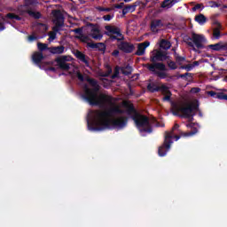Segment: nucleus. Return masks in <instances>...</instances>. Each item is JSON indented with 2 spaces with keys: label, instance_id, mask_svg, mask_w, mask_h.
<instances>
[{
  "label": "nucleus",
  "instance_id": "nucleus-1",
  "mask_svg": "<svg viewBox=\"0 0 227 227\" xmlns=\"http://www.w3.org/2000/svg\"><path fill=\"white\" fill-rule=\"evenodd\" d=\"M87 82L92 86V89H90L87 85L84 86L82 98L90 104V106H98L99 107H107L106 110L100 111L96 110L92 113L90 121L87 120L89 130L100 131V130H111L113 129H125L129 123V117L127 116H116V114H123L125 111L116 105V99L106 93H101L100 85H98V81L96 79L90 78V76L86 77ZM114 118V119H109Z\"/></svg>",
  "mask_w": 227,
  "mask_h": 227
},
{
  "label": "nucleus",
  "instance_id": "nucleus-2",
  "mask_svg": "<svg viewBox=\"0 0 227 227\" xmlns=\"http://www.w3.org/2000/svg\"><path fill=\"white\" fill-rule=\"evenodd\" d=\"M123 107L126 109V113L129 116H131V119L137 125L139 132H146L147 134H152L153 132V129L152 128V124H150V118L148 116L139 114L134 104L130 103V101H124L122 103Z\"/></svg>",
  "mask_w": 227,
  "mask_h": 227
},
{
  "label": "nucleus",
  "instance_id": "nucleus-3",
  "mask_svg": "<svg viewBox=\"0 0 227 227\" xmlns=\"http://www.w3.org/2000/svg\"><path fill=\"white\" fill-rule=\"evenodd\" d=\"M171 112L174 116H179V118H191L196 116L194 111H200V105L193 103H171Z\"/></svg>",
  "mask_w": 227,
  "mask_h": 227
},
{
  "label": "nucleus",
  "instance_id": "nucleus-4",
  "mask_svg": "<svg viewBox=\"0 0 227 227\" xmlns=\"http://www.w3.org/2000/svg\"><path fill=\"white\" fill-rule=\"evenodd\" d=\"M53 15V24L55 26L52 27V31L50 34V39L51 40H56V35L61 31V27L65 26V16H63V13H61V11L59 10H53L52 11Z\"/></svg>",
  "mask_w": 227,
  "mask_h": 227
},
{
  "label": "nucleus",
  "instance_id": "nucleus-5",
  "mask_svg": "<svg viewBox=\"0 0 227 227\" xmlns=\"http://www.w3.org/2000/svg\"><path fill=\"white\" fill-rule=\"evenodd\" d=\"M145 67L149 72H153L160 79H166L168 77V73H166L168 68H166L164 63L145 64Z\"/></svg>",
  "mask_w": 227,
  "mask_h": 227
},
{
  "label": "nucleus",
  "instance_id": "nucleus-6",
  "mask_svg": "<svg viewBox=\"0 0 227 227\" xmlns=\"http://www.w3.org/2000/svg\"><path fill=\"white\" fill-rule=\"evenodd\" d=\"M171 145H173V133L168 131L165 132L164 142L161 146L158 148V154L160 157H166L168 152L171 150Z\"/></svg>",
  "mask_w": 227,
  "mask_h": 227
},
{
  "label": "nucleus",
  "instance_id": "nucleus-7",
  "mask_svg": "<svg viewBox=\"0 0 227 227\" xmlns=\"http://www.w3.org/2000/svg\"><path fill=\"white\" fill-rule=\"evenodd\" d=\"M191 40L192 42H188L187 45L189 47H192L194 52H198V50L194 48V44L195 47H197L198 49H205V45L203 44L207 42V38H205V35L192 33Z\"/></svg>",
  "mask_w": 227,
  "mask_h": 227
},
{
  "label": "nucleus",
  "instance_id": "nucleus-8",
  "mask_svg": "<svg viewBox=\"0 0 227 227\" xmlns=\"http://www.w3.org/2000/svg\"><path fill=\"white\" fill-rule=\"evenodd\" d=\"M169 59V56H168V52L162 50L155 49L150 53V61L152 65H155V63H162L163 61H167Z\"/></svg>",
  "mask_w": 227,
  "mask_h": 227
},
{
  "label": "nucleus",
  "instance_id": "nucleus-9",
  "mask_svg": "<svg viewBox=\"0 0 227 227\" xmlns=\"http://www.w3.org/2000/svg\"><path fill=\"white\" fill-rule=\"evenodd\" d=\"M106 36H109L111 40H117V42H120L123 40V34H121V29L118 27L111 26V25H106L105 27Z\"/></svg>",
  "mask_w": 227,
  "mask_h": 227
},
{
  "label": "nucleus",
  "instance_id": "nucleus-10",
  "mask_svg": "<svg viewBox=\"0 0 227 227\" xmlns=\"http://www.w3.org/2000/svg\"><path fill=\"white\" fill-rule=\"evenodd\" d=\"M67 61H70V56L61 55L55 59V63L60 70H70V64L67 63Z\"/></svg>",
  "mask_w": 227,
  "mask_h": 227
},
{
  "label": "nucleus",
  "instance_id": "nucleus-11",
  "mask_svg": "<svg viewBox=\"0 0 227 227\" xmlns=\"http://www.w3.org/2000/svg\"><path fill=\"white\" fill-rule=\"evenodd\" d=\"M207 49L213 52H227V43L219 42L215 44L207 45Z\"/></svg>",
  "mask_w": 227,
  "mask_h": 227
},
{
  "label": "nucleus",
  "instance_id": "nucleus-12",
  "mask_svg": "<svg viewBox=\"0 0 227 227\" xmlns=\"http://www.w3.org/2000/svg\"><path fill=\"white\" fill-rule=\"evenodd\" d=\"M90 36L93 38L94 40H102V37L104 36L102 34H100V28H98V26L90 23Z\"/></svg>",
  "mask_w": 227,
  "mask_h": 227
},
{
  "label": "nucleus",
  "instance_id": "nucleus-13",
  "mask_svg": "<svg viewBox=\"0 0 227 227\" xmlns=\"http://www.w3.org/2000/svg\"><path fill=\"white\" fill-rule=\"evenodd\" d=\"M118 49L122 52H125V54H130L134 51L135 47L134 44L129 42H121L120 44H118Z\"/></svg>",
  "mask_w": 227,
  "mask_h": 227
},
{
  "label": "nucleus",
  "instance_id": "nucleus-14",
  "mask_svg": "<svg viewBox=\"0 0 227 227\" xmlns=\"http://www.w3.org/2000/svg\"><path fill=\"white\" fill-rule=\"evenodd\" d=\"M147 47H150V42L148 41L139 43L137 50L135 52L136 56H145V52L146 51Z\"/></svg>",
  "mask_w": 227,
  "mask_h": 227
},
{
  "label": "nucleus",
  "instance_id": "nucleus-15",
  "mask_svg": "<svg viewBox=\"0 0 227 227\" xmlns=\"http://www.w3.org/2000/svg\"><path fill=\"white\" fill-rule=\"evenodd\" d=\"M87 47H90V49H98L99 52H106V43H88Z\"/></svg>",
  "mask_w": 227,
  "mask_h": 227
},
{
  "label": "nucleus",
  "instance_id": "nucleus-16",
  "mask_svg": "<svg viewBox=\"0 0 227 227\" xmlns=\"http://www.w3.org/2000/svg\"><path fill=\"white\" fill-rule=\"evenodd\" d=\"M163 26L162 20H153L151 21V31L153 33H159V27H162Z\"/></svg>",
  "mask_w": 227,
  "mask_h": 227
},
{
  "label": "nucleus",
  "instance_id": "nucleus-17",
  "mask_svg": "<svg viewBox=\"0 0 227 227\" xmlns=\"http://www.w3.org/2000/svg\"><path fill=\"white\" fill-rule=\"evenodd\" d=\"M75 58L77 59H79L80 61H82V63H84V65L86 67H90V61H88L86 59V55L84 53H82V51H79V50H76L74 52Z\"/></svg>",
  "mask_w": 227,
  "mask_h": 227
},
{
  "label": "nucleus",
  "instance_id": "nucleus-18",
  "mask_svg": "<svg viewBox=\"0 0 227 227\" xmlns=\"http://www.w3.org/2000/svg\"><path fill=\"white\" fill-rule=\"evenodd\" d=\"M207 95H209V97H212L213 98H218V100H227V94H224V92H216L214 90H210L207 92Z\"/></svg>",
  "mask_w": 227,
  "mask_h": 227
},
{
  "label": "nucleus",
  "instance_id": "nucleus-19",
  "mask_svg": "<svg viewBox=\"0 0 227 227\" xmlns=\"http://www.w3.org/2000/svg\"><path fill=\"white\" fill-rule=\"evenodd\" d=\"M194 125L195 124L193 122H190V123L186 124V127L188 129H192V130L188 133L181 132V136L187 137L189 136H194L195 134H198V128L194 127Z\"/></svg>",
  "mask_w": 227,
  "mask_h": 227
},
{
  "label": "nucleus",
  "instance_id": "nucleus-20",
  "mask_svg": "<svg viewBox=\"0 0 227 227\" xmlns=\"http://www.w3.org/2000/svg\"><path fill=\"white\" fill-rule=\"evenodd\" d=\"M43 59H44V57L42 51H35L32 55V60L34 61V63H35V65H40Z\"/></svg>",
  "mask_w": 227,
  "mask_h": 227
},
{
  "label": "nucleus",
  "instance_id": "nucleus-21",
  "mask_svg": "<svg viewBox=\"0 0 227 227\" xmlns=\"http://www.w3.org/2000/svg\"><path fill=\"white\" fill-rule=\"evenodd\" d=\"M49 51L51 54H63V52H65V46L60 45V46L50 47Z\"/></svg>",
  "mask_w": 227,
  "mask_h": 227
},
{
  "label": "nucleus",
  "instance_id": "nucleus-22",
  "mask_svg": "<svg viewBox=\"0 0 227 227\" xmlns=\"http://www.w3.org/2000/svg\"><path fill=\"white\" fill-rule=\"evenodd\" d=\"M215 24L218 27L213 29V37L215 40H219L221 38V23L215 21Z\"/></svg>",
  "mask_w": 227,
  "mask_h": 227
},
{
  "label": "nucleus",
  "instance_id": "nucleus-23",
  "mask_svg": "<svg viewBox=\"0 0 227 227\" xmlns=\"http://www.w3.org/2000/svg\"><path fill=\"white\" fill-rule=\"evenodd\" d=\"M136 4H129L126 5L123 9H122V15L123 17H125V15H127V13H133V12H136Z\"/></svg>",
  "mask_w": 227,
  "mask_h": 227
},
{
  "label": "nucleus",
  "instance_id": "nucleus-24",
  "mask_svg": "<svg viewBox=\"0 0 227 227\" xmlns=\"http://www.w3.org/2000/svg\"><path fill=\"white\" fill-rule=\"evenodd\" d=\"M195 22H198L200 26H203L207 23V17H205L202 13L196 15L194 18Z\"/></svg>",
  "mask_w": 227,
  "mask_h": 227
},
{
  "label": "nucleus",
  "instance_id": "nucleus-25",
  "mask_svg": "<svg viewBox=\"0 0 227 227\" xmlns=\"http://www.w3.org/2000/svg\"><path fill=\"white\" fill-rule=\"evenodd\" d=\"M147 90L150 91V93H155L159 91V85L155 82H150L147 85Z\"/></svg>",
  "mask_w": 227,
  "mask_h": 227
},
{
  "label": "nucleus",
  "instance_id": "nucleus-26",
  "mask_svg": "<svg viewBox=\"0 0 227 227\" xmlns=\"http://www.w3.org/2000/svg\"><path fill=\"white\" fill-rule=\"evenodd\" d=\"M160 49H164L168 51V49H171V43L168 40L162 39L160 43Z\"/></svg>",
  "mask_w": 227,
  "mask_h": 227
},
{
  "label": "nucleus",
  "instance_id": "nucleus-27",
  "mask_svg": "<svg viewBox=\"0 0 227 227\" xmlns=\"http://www.w3.org/2000/svg\"><path fill=\"white\" fill-rule=\"evenodd\" d=\"M176 2L175 0H164L161 3V8H171Z\"/></svg>",
  "mask_w": 227,
  "mask_h": 227
},
{
  "label": "nucleus",
  "instance_id": "nucleus-28",
  "mask_svg": "<svg viewBox=\"0 0 227 227\" xmlns=\"http://www.w3.org/2000/svg\"><path fill=\"white\" fill-rule=\"evenodd\" d=\"M174 58L176 59V62L179 65H182V63L185 61V57L180 56L176 51L174 52Z\"/></svg>",
  "mask_w": 227,
  "mask_h": 227
},
{
  "label": "nucleus",
  "instance_id": "nucleus-29",
  "mask_svg": "<svg viewBox=\"0 0 227 227\" xmlns=\"http://www.w3.org/2000/svg\"><path fill=\"white\" fill-rule=\"evenodd\" d=\"M37 49L40 51L39 52H43V51H49V45L47 43H37Z\"/></svg>",
  "mask_w": 227,
  "mask_h": 227
},
{
  "label": "nucleus",
  "instance_id": "nucleus-30",
  "mask_svg": "<svg viewBox=\"0 0 227 227\" xmlns=\"http://www.w3.org/2000/svg\"><path fill=\"white\" fill-rule=\"evenodd\" d=\"M27 13L29 15V17H33V19H40L42 17V14L40 12L31 10H27Z\"/></svg>",
  "mask_w": 227,
  "mask_h": 227
},
{
  "label": "nucleus",
  "instance_id": "nucleus-31",
  "mask_svg": "<svg viewBox=\"0 0 227 227\" xmlns=\"http://www.w3.org/2000/svg\"><path fill=\"white\" fill-rule=\"evenodd\" d=\"M158 91H161V93L163 94L167 93V95H171V91L169 90V88L166 85L159 86Z\"/></svg>",
  "mask_w": 227,
  "mask_h": 227
},
{
  "label": "nucleus",
  "instance_id": "nucleus-32",
  "mask_svg": "<svg viewBox=\"0 0 227 227\" xmlns=\"http://www.w3.org/2000/svg\"><path fill=\"white\" fill-rule=\"evenodd\" d=\"M132 70H133L132 67H130L129 65L121 68V72H122L123 75H130V74H132Z\"/></svg>",
  "mask_w": 227,
  "mask_h": 227
},
{
  "label": "nucleus",
  "instance_id": "nucleus-33",
  "mask_svg": "<svg viewBox=\"0 0 227 227\" xmlns=\"http://www.w3.org/2000/svg\"><path fill=\"white\" fill-rule=\"evenodd\" d=\"M78 40H81V42H82L83 43H90V36L85 35L84 34H82V35L77 36Z\"/></svg>",
  "mask_w": 227,
  "mask_h": 227
},
{
  "label": "nucleus",
  "instance_id": "nucleus-34",
  "mask_svg": "<svg viewBox=\"0 0 227 227\" xmlns=\"http://www.w3.org/2000/svg\"><path fill=\"white\" fill-rule=\"evenodd\" d=\"M167 64L168 68H170V70H176V68H178V67L176 66V62L173 60H168Z\"/></svg>",
  "mask_w": 227,
  "mask_h": 227
},
{
  "label": "nucleus",
  "instance_id": "nucleus-35",
  "mask_svg": "<svg viewBox=\"0 0 227 227\" xmlns=\"http://www.w3.org/2000/svg\"><path fill=\"white\" fill-rule=\"evenodd\" d=\"M120 75V67H115L114 74H112L111 78L112 79H116Z\"/></svg>",
  "mask_w": 227,
  "mask_h": 227
},
{
  "label": "nucleus",
  "instance_id": "nucleus-36",
  "mask_svg": "<svg viewBox=\"0 0 227 227\" xmlns=\"http://www.w3.org/2000/svg\"><path fill=\"white\" fill-rule=\"evenodd\" d=\"M180 68L182 70H186L187 72H191V70H192V68H194V66H192V64H188L186 66H181Z\"/></svg>",
  "mask_w": 227,
  "mask_h": 227
},
{
  "label": "nucleus",
  "instance_id": "nucleus-37",
  "mask_svg": "<svg viewBox=\"0 0 227 227\" xmlns=\"http://www.w3.org/2000/svg\"><path fill=\"white\" fill-rule=\"evenodd\" d=\"M97 10H98V12H113V10H114V8H113V7H111V8H109V7L106 8V7L98 6V7L97 8Z\"/></svg>",
  "mask_w": 227,
  "mask_h": 227
},
{
  "label": "nucleus",
  "instance_id": "nucleus-38",
  "mask_svg": "<svg viewBox=\"0 0 227 227\" xmlns=\"http://www.w3.org/2000/svg\"><path fill=\"white\" fill-rule=\"evenodd\" d=\"M106 69H107V71L103 75L104 77H109L111 75V74H113V68L111 67V66L107 65Z\"/></svg>",
  "mask_w": 227,
  "mask_h": 227
},
{
  "label": "nucleus",
  "instance_id": "nucleus-39",
  "mask_svg": "<svg viewBox=\"0 0 227 227\" xmlns=\"http://www.w3.org/2000/svg\"><path fill=\"white\" fill-rule=\"evenodd\" d=\"M205 8V5L203 4H197L195 6L192 8V12H196L200 9L203 10Z\"/></svg>",
  "mask_w": 227,
  "mask_h": 227
},
{
  "label": "nucleus",
  "instance_id": "nucleus-40",
  "mask_svg": "<svg viewBox=\"0 0 227 227\" xmlns=\"http://www.w3.org/2000/svg\"><path fill=\"white\" fill-rule=\"evenodd\" d=\"M114 18V14H107V15H105L103 16V20L106 21V22H109L111 20H113Z\"/></svg>",
  "mask_w": 227,
  "mask_h": 227
},
{
  "label": "nucleus",
  "instance_id": "nucleus-41",
  "mask_svg": "<svg viewBox=\"0 0 227 227\" xmlns=\"http://www.w3.org/2000/svg\"><path fill=\"white\" fill-rule=\"evenodd\" d=\"M123 6H125L124 3H120V4H115L113 5L112 8H114V10L116 8L117 10H121V8H123Z\"/></svg>",
  "mask_w": 227,
  "mask_h": 227
},
{
  "label": "nucleus",
  "instance_id": "nucleus-42",
  "mask_svg": "<svg viewBox=\"0 0 227 227\" xmlns=\"http://www.w3.org/2000/svg\"><path fill=\"white\" fill-rule=\"evenodd\" d=\"M76 77L81 82H84V75L81 72H76Z\"/></svg>",
  "mask_w": 227,
  "mask_h": 227
},
{
  "label": "nucleus",
  "instance_id": "nucleus-43",
  "mask_svg": "<svg viewBox=\"0 0 227 227\" xmlns=\"http://www.w3.org/2000/svg\"><path fill=\"white\" fill-rule=\"evenodd\" d=\"M73 33H75V35H79V36H82V28L78 27L72 30Z\"/></svg>",
  "mask_w": 227,
  "mask_h": 227
},
{
  "label": "nucleus",
  "instance_id": "nucleus-44",
  "mask_svg": "<svg viewBox=\"0 0 227 227\" xmlns=\"http://www.w3.org/2000/svg\"><path fill=\"white\" fill-rule=\"evenodd\" d=\"M162 101L163 102H170L171 101V92H170V94H168L165 97H163Z\"/></svg>",
  "mask_w": 227,
  "mask_h": 227
},
{
  "label": "nucleus",
  "instance_id": "nucleus-45",
  "mask_svg": "<svg viewBox=\"0 0 227 227\" xmlns=\"http://www.w3.org/2000/svg\"><path fill=\"white\" fill-rule=\"evenodd\" d=\"M179 77H180L181 79H185L186 77H192V74H191V73H185V74H180Z\"/></svg>",
  "mask_w": 227,
  "mask_h": 227
},
{
  "label": "nucleus",
  "instance_id": "nucleus-46",
  "mask_svg": "<svg viewBox=\"0 0 227 227\" xmlns=\"http://www.w3.org/2000/svg\"><path fill=\"white\" fill-rule=\"evenodd\" d=\"M15 16H16V14L12 13V12H9L6 14V18L10 19L11 20H15Z\"/></svg>",
  "mask_w": 227,
  "mask_h": 227
},
{
  "label": "nucleus",
  "instance_id": "nucleus-47",
  "mask_svg": "<svg viewBox=\"0 0 227 227\" xmlns=\"http://www.w3.org/2000/svg\"><path fill=\"white\" fill-rule=\"evenodd\" d=\"M209 4L211 8H219V4H217L216 2L211 1L209 2Z\"/></svg>",
  "mask_w": 227,
  "mask_h": 227
},
{
  "label": "nucleus",
  "instance_id": "nucleus-48",
  "mask_svg": "<svg viewBox=\"0 0 227 227\" xmlns=\"http://www.w3.org/2000/svg\"><path fill=\"white\" fill-rule=\"evenodd\" d=\"M35 40H38V37H36V35H28V42H35Z\"/></svg>",
  "mask_w": 227,
  "mask_h": 227
},
{
  "label": "nucleus",
  "instance_id": "nucleus-49",
  "mask_svg": "<svg viewBox=\"0 0 227 227\" xmlns=\"http://www.w3.org/2000/svg\"><path fill=\"white\" fill-rule=\"evenodd\" d=\"M112 56H114V58H118L120 56V51L119 50H114L112 52Z\"/></svg>",
  "mask_w": 227,
  "mask_h": 227
},
{
  "label": "nucleus",
  "instance_id": "nucleus-50",
  "mask_svg": "<svg viewBox=\"0 0 227 227\" xmlns=\"http://www.w3.org/2000/svg\"><path fill=\"white\" fill-rule=\"evenodd\" d=\"M200 91H201V89L198 88V87H193L192 89V93H200Z\"/></svg>",
  "mask_w": 227,
  "mask_h": 227
},
{
  "label": "nucleus",
  "instance_id": "nucleus-51",
  "mask_svg": "<svg viewBox=\"0 0 227 227\" xmlns=\"http://www.w3.org/2000/svg\"><path fill=\"white\" fill-rule=\"evenodd\" d=\"M4 29H6V27L3 22H0V31H4Z\"/></svg>",
  "mask_w": 227,
  "mask_h": 227
},
{
  "label": "nucleus",
  "instance_id": "nucleus-52",
  "mask_svg": "<svg viewBox=\"0 0 227 227\" xmlns=\"http://www.w3.org/2000/svg\"><path fill=\"white\" fill-rule=\"evenodd\" d=\"M27 4H35V0H25Z\"/></svg>",
  "mask_w": 227,
  "mask_h": 227
},
{
  "label": "nucleus",
  "instance_id": "nucleus-53",
  "mask_svg": "<svg viewBox=\"0 0 227 227\" xmlns=\"http://www.w3.org/2000/svg\"><path fill=\"white\" fill-rule=\"evenodd\" d=\"M192 67H200V62L199 61H194L192 64Z\"/></svg>",
  "mask_w": 227,
  "mask_h": 227
},
{
  "label": "nucleus",
  "instance_id": "nucleus-54",
  "mask_svg": "<svg viewBox=\"0 0 227 227\" xmlns=\"http://www.w3.org/2000/svg\"><path fill=\"white\" fill-rule=\"evenodd\" d=\"M49 70H50V72H57V69L54 67H49Z\"/></svg>",
  "mask_w": 227,
  "mask_h": 227
},
{
  "label": "nucleus",
  "instance_id": "nucleus-55",
  "mask_svg": "<svg viewBox=\"0 0 227 227\" xmlns=\"http://www.w3.org/2000/svg\"><path fill=\"white\" fill-rule=\"evenodd\" d=\"M180 125L175 124L174 127L172 128V130H176V129H179Z\"/></svg>",
  "mask_w": 227,
  "mask_h": 227
},
{
  "label": "nucleus",
  "instance_id": "nucleus-56",
  "mask_svg": "<svg viewBox=\"0 0 227 227\" xmlns=\"http://www.w3.org/2000/svg\"><path fill=\"white\" fill-rule=\"evenodd\" d=\"M186 120H189L190 123H192V121L194 120V116L186 118Z\"/></svg>",
  "mask_w": 227,
  "mask_h": 227
},
{
  "label": "nucleus",
  "instance_id": "nucleus-57",
  "mask_svg": "<svg viewBox=\"0 0 227 227\" xmlns=\"http://www.w3.org/2000/svg\"><path fill=\"white\" fill-rule=\"evenodd\" d=\"M14 20H20V16H19V15L16 14Z\"/></svg>",
  "mask_w": 227,
  "mask_h": 227
},
{
  "label": "nucleus",
  "instance_id": "nucleus-58",
  "mask_svg": "<svg viewBox=\"0 0 227 227\" xmlns=\"http://www.w3.org/2000/svg\"><path fill=\"white\" fill-rule=\"evenodd\" d=\"M174 137H175L176 141H178V139H180V136H178V135H176Z\"/></svg>",
  "mask_w": 227,
  "mask_h": 227
},
{
  "label": "nucleus",
  "instance_id": "nucleus-59",
  "mask_svg": "<svg viewBox=\"0 0 227 227\" xmlns=\"http://www.w3.org/2000/svg\"><path fill=\"white\" fill-rule=\"evenodd\" d=\"M132 0H124V3H130Z\"/></svg>",
  "mask_w": 227,
  "mask_h": 227
},
{
  "label": "nucleus",
  "instance_id": "nucleus-60",
  "mask_svg": "<svg viewBox=\"0 0 227 227\" xmlns=\"http://www.w3.org/2000/svg\"><path fill=\"white\" fill-rule=\"evenodd\" d=\"M200 116H202L201 113H200Z\"/></svg>",
  "mask_w": 227,
  "mask_h": 227
},
{
  "label": "nucleus",
  "instance_id": "nucleus-61",
  "mask_svg": "<svg viewBox=\"0 0 227 227\" xmlns=\"http://www.w3.org/2000/svg\"><path fill=\"white\" fill-rule=\"evenodd\" d=\"M161 127H164V124H161Z\"/></svg>",
  "mask_w": 227,
  "mask_h": 227
}]
</instances>
